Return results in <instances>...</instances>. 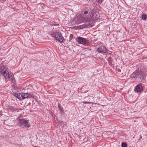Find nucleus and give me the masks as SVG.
Listing matches in <instances>:
<instances>
[{
  "label": "nucleus",
  "mask_w": 147,
  "mask_h": 147,
  "mask_svg": "<svg viewBox=\"0 0 147 147\" xmlns=\"http://www.w3.org/2000/svg\"><path fill=\"white\" fill-rule=\"evenodd\" d=\"M49 34L56 40H58L60 43L63 42L65 40L61 32L57 30L51 31L49 32Z\"/></svg>",
  "instance_id": "nucleus-1"
},
{
  "label": "nucleus",
  "mask_w": 147,
  "mask_h": 147,
  "mask_svg": "<svg viewBox=\"0 0 147 147\" xmlns=\"http://www.w3.org/2000/svg\"><path fill=\"white\" fill-rule=\"evenodd\" d=\"M85 21L90 20L93 18L94 13L92 11L88 9H84L82 13Z\"/></svg>",
  "instance_id": "nucleus-2"
},
{
  "label": "nucleus",
  "mask_w": 147,
  "mask_h": 147,
  "mask_svg": "<svg viewBox=\"0 0 147 147\" xmlns=\"http://www.w3.org/2000/svg\"><path fill=\"white\" fill-rule=\"evenodd\" d=\"M130 78H135L136 80L140 82H142L144 79L143 75L141 74L140 70L139 71L136 70L130 75Z\"/></svg>",
  "instance_id": "nucleus-3"
},
{
  "label": "nucleus",
  "mask_w": 147,
  "mask_h": 147,
  "mask_svg": "<svg viewBox=\"0 0 147 147\" xmlns=\"http://www.w3.org/2000/svg\"><path fill=\"white\" fill-rule=\"evenodd\" d=\"M1 72L4 77L6 79L11 80L13 78L11 72L9 71L8 69L6 67H3L1 68Z\"/></svg>",
  "instance_id": "nucleus-4"
},
{
  "label": "nucleus",
  "mask_w": 147,
  "mask_h": 147,
  "mask_svg": "<svg viewBox=\"0 0 147 147\" xmlns=\"http://www.w3.org/2000/svg\"><path fill=\"white\" fill-rule=\"evenodd\" d=\"M74 21L77 25L86 22L82 14H78L76 15L74 19Z\"/></svg>",
  "instance_id": "nucleus-5"
},
{
  "label": "nucleus",
  "mask_w": 147,
  "mask_h": 147,
  "mask_svg": "<svg viewBox=\"0 0 147 147\" xmlns=\"http://www.w3.org/2000/svg\"><path fill=\"white\" fill-rule=\"evenodd\" d=\"M20 125L21 127H25L28 128L31 127L30 123H29V121L28 120L22 119H20L19 122Z\"/></svg>",
  "instance_id": "nucleus-6"
},
{
  "label": "nucleus",
  "mask_w": 147,
  "mask_h": 147,
  "mask_svg": "<svg viewBox=\"0 0 147 147\" xmlns=\"http://www.w3.org/2000/svg\"><path fill=\"white\" fill-rule=\"evenodd\" d=\"M96 51L99 53L104 54L107 53L108 50L102 45H99L97 46Z\"/></svg>",
  "instance_id": "nucleus-7"
},
{
  "label": "nucleus",
  "mask_w": 147,
  "mask_h": 147,
  "mask_svg": "<svg viewBox=\"0 0 147 147\" xmlns=\"http://www.w3.org/2000/svg\"><path fill=\"white\" fill-rule=\"evenodd\" d=\"M144 87V85L143 84L140 83L135 87L134 90L136 92H139L143 90Z\"/></svg>",
  "instance_id": "nucleus-8"
},
{
  "label": "nucleus",
  "mask_w": 147,
  "mask_h": 147,
  "mask_svg": "<svg viewBox=\"0 0 147 147\" xmlns=\"http://www.w3.org/2000/svg\"><path fill=\"white\" fill-rule=\"evenodd\" d=\"M76 40L78 43L83 45H86L87 43V40L85 38L80 37H78Z\"/></svg>",
  "instance_id": "nucleus-9"
},
{
  "label": "nucleus",
  "mask_w": 147,
  "mask_h": 147,
  "mask_svg": "<svg viewBox=\"0 0 147 147\" xmlns=\"http://www.w3.org/2000/svg\"><path fill=\"white\" fill-rule=\"evenodd\" d=\"M94 20V18H92L90 20H88V21H86L84 22H86L87 23V24L88 27H92L93 25V20Z\"/></svg>",
  "instance_id": "nucleus-10"
},
{
  "label": "nucleus",
  "mask_w": 147,
  "mask_h": 147,
  "mask_svg": "<svg viewBox=\"0 0 147 147\" xmlns=\"http://www.w3.org/2000/svg\"><path fill=\"white\" fill-rule=\"evenodd\" d=\"M140 71L143 75L144 77H145L147 75V71L144 69H142L141 68L140 69Z\"/></svg>",
  "instance_id": "nucleus-11"
},
{
  "label": "nucleus",
  "mask_w": 147,
  "mask_h": 147,
  "mask_svg": "<svg viewBox=\"0 0 147 147\" xmlns=\"http://www.w3.org/2000/svg\"><path fill=\"white\" fill-rule=\"evenodd\" d=\"M21 96H22V99H24L28 97V93H25L21 92Z\"/></svg>",
  "instance_id": "nucleus-12"
},
{
  "label": "nucleus",
  "mask_w": 147,
  "mask_h": 147,
  "mask_svg": "<svg viewBox=\"0 0 147 147\" xmlns=\"http://www.w3.org/2000/svg\"><path fill=\"white\" fill-rule=\"evenodd\" d=\"M58 107L59 108V111L61 114H63L64 113L63 109L61 105H60L59 103L58 104Z\"/></svg>",
  "instance_id": "nucleus-13"
},
{
  "label": "nucleus",
  "mask_w": 147,
  "mask_h": 147,
  "mask_svg": "<svg viewBox=\"0 0 147 147\" xmlns=\"http://www.w3.org/2000/svg\"><path fill=\"white\" fill-rule=\"evenodd\" d=\"M9 109L12 112H14L16 111L18 112L19 111L18 109L14 106L10 107L9 108Z\"/></svg>",
  "instance_id": "nucleus-14"
},
{
  "label": "nucleus",
  "mask_w": 147,
  "mask_h": 147,
  "mask_svg": "<svg viewBox=\"0 0 147 147\" xmlns=\"http://www.w3.org/2000/svg\"><path fill=\"white\" fill-rule=\"evenodd\" d=\"M142 19L143 20H145L147 19V15L146 14H143L142 16Z\"/></svg>",
  "instance_id": "nucleus-15"
},
{
  "label": "nucleus",
  "mask_w": 147,
  "mask_h": 147,
  "mask_svg": "<svg viewBox=\"0 0 147 147\" xmlns=\"http://www.w3.org/2000/svg\"><path fill=\"white\" fill-rule=\"evenodd\" d=\"M51 25H52V26H59V24H58L57 23L55 22H52L51 23Z\"/></svg>",
  "instance_id": "nucleus-16"
},
{
  "label": "nucleus",
  "mask_w": 147,
  "mask_h": 147,
  "mask_svg": "<svg viewBox=\"0 0 147 147\" xmlns=\"http://www.w3.org/2000/svg\"><path fill=\"white\" fill-rule=\"evenodd\" d=\"M18 96H17V98L19 100H22V96H21V92L19 93Z\"/></svg>",
  "instance_id": "nucleus-17"
},
{
  "label": "nucleus",
  "mask_w": 147,
  "mask_h": 147,
  "mask_svg": "<svg viewBox=\"0 0 147 147\" xmlns=\"http://www.w3.org/2000/svg\"><path fill=\"white\" fill-rule=\"evenodd\" d=\"M127 144L125 142H123L122 143L121 147H127Z\"/></svg>",
  "instance_id": "nucleus-18"
},
{
  "label": "nucleus",
  "mask_w": 147,
  "mask_h": 147,
  "mask_svg": "<svg viewBox=\"0 0 147 147\" xmlns=\"http://www.w3.org/2000/svg\"><path fill=\"white\" fill-rule=\"evenodd\" d=\"M19 93H15L14 94V96L16 97H17V96H18V94H19Z\"/></svg>",
  "instance_id": "nucleus-19"
},
{
  "label": "nucleus",
  "mask_w": 147,
  "mask_h": 147,
  "mask_svg": "<svg viewBox=\"0 0 147 147\" xmlns=\"http://www.w3.org/2000/svg\"><path fill=\"white\" fill-rule=\"evenodd\" d=\"M98 2L100 4L102 3V0H98Z\"/></svg>",
  "instance_id": "nucleus-20"
},
{
  "label": "nucleus",
  "mask_w": 147,
  "mask_h": 147,
  "mask_svg": "<svg viewBox=\"0 0 147 147\" xmlns=\"http://www.w3.org/2000/svg\"><path fill=\"white\" fill-rule=\"evenodd\" d=\"M34 147H40L39 146H34Z\"/></svg>",
  "instance_id": "nucleus-21"
},
{
  "label": "nucleus",
  "mask_w": 147,
  "mask_h": 147,
  "mask_svg": "<svg viewBox=\"0 0 147 147\" xmlns=\"http://www.w3.org/2000/svg\"><path fill=\"white\" fill-rule=\"evenodd\" d=\"M142 138V137L141 136H140V138Z\"/></svg>",
  "instance_id": "nucleus-22"
}]
</instances>
